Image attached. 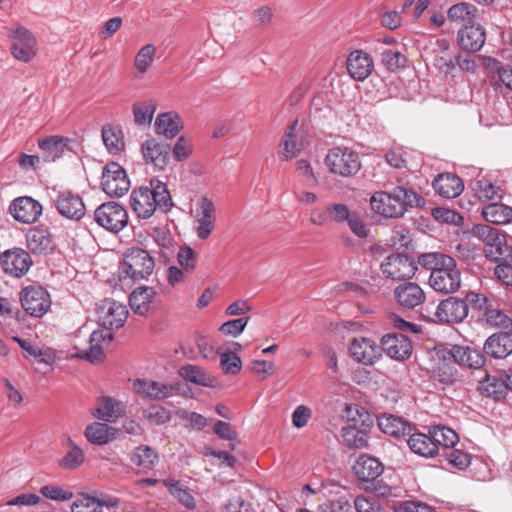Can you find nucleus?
Masks as SVG:
<instances>
[{
    "label": "nucleus",
    "instance_id": "51",
    "mask_svg": "<svg viewBox=\"0 0 512 512\" xmlns=\"http://www.w3.org/2000/svg\"><path fill=\"white\" fill-rule=\"evenodd\" d=\"M69 449L60 460V466L67 470H74L80 467L84 462V452L73 441H69Z\"/></svg>",
    "mask_w": 512,
    "mask_h": 512
},
{
    "label": "nucleus",
    "instance_id": "3",
    "mask_svg": "<svg viewBox=\"0 0 512 512\" xmlns=\"http://www.w3.org/2000/svg\"><path fill=\"white\" fill-rule=\"evenodd\" d=\"M130 206L139 219H149L156 210L167 213L173 201L167 185L158 179L150 180V187L141 186L130 195Z\"/></svg>",
    "mask_w": 512,
    "mask_h": 512
},
{
    "label": "nucleus",
    "instance_id": "48",
    "mask_svg": "<svg viewBox=\"0 0 512 512\" xmlns=\"http://www.w3.org/2000/svg\"><path fill=\"white\" fill-rule=\"evenodd\" d=\"M156 54L153 44L144 45L135 55L133 66L137 76L145 75L152 67Z\"/></svg>",
    "mask_w": 512,
    "mask_h": 512
},
{
    "label": "nucleus",
    "instance_id": "59",
    "mask_svg": "<svg viewBox=\"0 0 512 512\" xmlns=\"http://www.w3.org/2000/svg\"><path fill=\"white\" fill-rule=\"evenodd\" d=\"M325 212L329 215L330 220L336 223L345 222L352 213L349 207L342 203H333L327 205Z\"/></svg>",
    "mask_w": 512,
    "mask_h": 512
},
{
    "label": "nucleus",
    "instance_id": "61",
    "mask_svg": "<svg viewBox=\"0 0 512 512\" xmlns=\"http://www.w3.org/2000/svg\"><path fill=\"white\" fill-rule=\"evenodd\" d=\"M220 364L226 373L237 374L242 368V361L235 353H223L220 357Z\"/></svg>",
    "mask_w": 512,
    "mask_h": 512
},
{
    "label": "nucleus",
    "instance_id": "47",
    "mask_svg": "<svg viewBox=\"0 0 512 512\" xmlns=\"http://www.w3.org/2000/svg\"><path fill=\"white\" fill-rule=\"evenodd\" d=\"M113 431V428L107 424L95 422L86 427L85 437L92 444L104 445L113 437Z\"/></svg>",
    "mask_w": 512,
    "mask_h": 512
},
{
    "label": "nucleus",
    "instance_id": "11",
    "mask_svg": "<svg viewBox=\"0 0 512 512\" xmlns=\"http://www.w3.org/2000/svg\"><path fill=\"white\" fill-rule=\"evenodd\" d=\"M24 311L31 317H42L51 306L50 294L42 286H27L20 293Z\"/></svg>",
    "mask_w": 512,
    "mask_h": 512
},
{
    "label": "nucleus",
    "instance_id": "16",
    "mask_svg": "<svg viewBox=\"0 0 512 512\" xmlns=\"http://www.w3.org/2000/svg\"><path fill=\"white\" fill-rule=\"evenodd\" d=\"M134 390L137 394L150 400H164L180 390V384L164 383L150 379H136L133 382Z\"/></svg>",
    "mask_w": 512,
    "mask_h": 512
},
{
    "label": "nucleus",
    "instance_id": "4",
    "mask_svg": "<svg viewBox=\"0 0 512 512\" xmlns=\"http://www.w3.org/2000/svg\"><path fill=\"white\" fill-rule=\"evenodd\" d=\"M324 163L330 173L343 178L355 176L362 166L359 153L347 146L330 148Z\"/></svg>",
    "mask_w": 512,
    "mask_h": 512
},
{
    "label": "nucleus",
    "instance_id": "54",
    "mask_svg": "<svg viewBox=\"0 0 512 512\" xmlns=\"http://www.w3.org/2000/svg\"><path fill=\"white\" fill-rule=\"evenodd\" d=\"M486 66L491 71L498 74L500 81L509 89L512 90V67L510 65H503L495 58H487Z\"/></svg>",
    "mask_w": 512,
    "mask_h": 512
},
{
    "label": "nucleus",
    "instance_id": "31",
    "mask_svg": "<svg viewBox=\"0 0 512 512\" xmlns=\"http://www.w3.org/2000/svg\"><path fill=\"white\" fill-rule=\"evenodd\" d=\"M69 138L62 136H49L38 141L45 162H54L61 158L68 148Z\"/></svg>",
    "mask_w": 512,
    "mask_h": 512
},
{
    "label": "nucleus",
    "instance_id": "15",
    "mask_svg": "<svg viewBox=\"0 0 512 512\" xmlns=\"http://www.w3.org/2000/svg\"><path fill=\"white\" fill-rule=\"evenodd\" d=\"M468 303V295L465 299L448 297L438 304L435 316L442 323H460L468 316Z\"/></svg>",
    "mask_w": 512,
    "mask_h": 512
},
{
    "label": "nucleus",
    "instance_id": "36",
    "mask_svg": "<svg viewBox=\"0 0 512 512\" xmlns=\"http://www.w3.org/2000/svg\"><path fill=\"white\" fill-rule=\"evenodd\" d=\"M183 127L180 116L175 112H165L157 116L155 120V130L159 135L166 138L175 137Z\"/></svg>",
    "mask_w": 512,
    "mask_h": 512
},
{
    "label": "nucleus",
    "instance_id": "23",
    "mask_svg": "<svg viewBox=\"0 0 512 512\" xmlns=\"http://www.w3.org/2000/svg\"><path fill=\"white\" fill-rule=\"evenodd\" d=\"M389 357L395 360H405L412 354V343L409 338L400 333L387 334L381 339L380 347Z\"/></svg>",
    "mask_w": 512,
    "mask_h": 512
},
{
    "label": "nucleus",
    "instance_id": "30",
    "mask_svg": "<svg viewBox=\"0 0 512 512\" xmlns=\"http://www.w3.org/2000/svg\"><path fill=\"white\" fill-rule=\"evenodd\" d=\"M450 355L456 363L472 369H478L485 363L484 354L470 346L454 345Z\"/></svg>",
    "mask_w": 512,
    "mask_h": 512
},
{
    "label": "nucleus",
    "instance_id": "27",
    "mask_svg": "<svg viewBox=\"0 0 512 512\" xmlns=\"http://www.w3.org/2000/svg\"><path fill=\"white\" fill-rule=\"evenodd\" d=\"M486 40V33L478 24L465 25L458 31L457 41L461 48L467 51H478Z\"/></svg>",
    "mask_w": 512,
    "mask_h": 512
},
{
    "label": "nucleus",
    "instance_id": "44",
    "mask_svg": "<svg viewBox=\"0 0 512 512\" xmlns=\"http://www.w3.org/2000/svg\"><path fill=\"white\" fill-rule=\"evenodd\" d=\"M179 375L186 381L205 387H214L216 382L205 370L192 364L182 366Z\"/></svg>",
    "mask_w": 512,
    "mask_h": 512
},
{
    "label": "nucleus",
    "instance_id": "56",
    "mask_svg": "<svg viewBox=\"0 0 512 512\" xmlns=\"http://www.w3.org/2000/svg\"><path fill=\"white\" fill-rule=\"evenodd\" d=\"M381 56L382 63L390 71H395L405 66L406 58L400 51L385 49L382 51Z\"/></svg>",
    "mask_w": 512,
    "mask_h": 512
},
{
    "label": "nucleus",
    "instance_id": "20",
    "mask_svg": "<svg viewBox=\"0 0 512 512\" xmlns=\"http://www.w3.org/2000/svg\"><path fill=\"white\" fill-rule=\"evenodd\" d=\"M59 214L69 220L79 221L85 215V205L82 198L71 191L60 192L55 201Z\"/></svg>",
    "mask_w": 512,
    "mask_h": 512
},
{
    "label": "nucleus",
    "instance_id": "57",
    "mask_svg": "<svg viewBox=\"0 0 512 512\" xmlns=\"http://www.w3.org/2000/svg\"><path fill=\"white\" fill-rule=\"evenodd\" d=\"M249 320L250 317H241L226 321L220 326L219 331L224 335L237 337L244 331Z\"/></svg>",
    "mask_w": 512,
    "mask_h": 512
},
{
    "label": "nucleus",
    "instance_id": "34",
    "mask_svg": "<svg viewBox=\"0 0 512 512\" xmlns=\"http://www.w3.org/2000/svg\"><path fill=\"white\" fill-rule=\"evenodd\" d=\"M435 191L445 198H455L459 196L464 185L462 180L454 174H440L433 181Z\"/></svg>",
    "mask_w": 512,
    "mask_h": 512
},
{
    "label": "nucleus",
    "instance_id": "9",
    "mask_svg": "<svg viewBox=\"0 0 512 512\" xmlns=\"http://www.w3.org/2000/svg\"><path fill=\"white\" fill-rule=\"evenodd\" d=\"M416 262L406 254L393 253L384 258L380 265L382 274L393 281L411 279L417 271Z\"/></svg>",
    "mask_w": 512,
    "mask_h": 512
},
{
    "label": "nucleus",
    "instance_id": "24",
    "mask_svg": "<svg viewBox=\"0 0 512 512\" xmlns=\"http://www.w3.org/2000/svg\"><path fill=\"white\" fill-rule=\"evenodd\" d=\"M394 299L398 305L412 309L425 301L423 289L415 282H405L398 285L393 291Z\"/></svg>",
    "mask_w": 512,
    "mask_h": 512
},
{
    "label": "nucleus",
    "instance_id": "1",
    "mask_svg": "<svg viewBox=\"0 0 512 512\" xmlns=\"http://www.w3.org/2000/svg\"><path fill=\"white\" fill-rule=\"evenodd\" d=\"M418 263L431 271L429 285L436 292L450 294L460 288L461 274L451 256L439 252L424 253L418 257Z\"/></svg>",
    "mask_w": 512,
    "mask_h": 512
},
{
    "label": "nucleus",
    "instance_id": "10",
    "mask_svg": "<svg viewBox=\"0 0 512 512\" xmlns=\"http://www.w3.org/2000/svg\"><path fill=\"white\" fill-rule=\"evenodd\" d=\"M101 187L110 197H121L130 188V180L125 169L117 162H109L102 171Z\"/></svg>",
    "mask_w": 512,
    "mask_h": 512
},
{
    "label": "nucleus",
    "instance_id": "18",
    "mask_svg": "<svg viewBox=\"0 0 512 512\" xmlns=\"http://www.w3.org/2000/svg\"><path fill=\"white\" fill-rule=\"evenodd\" d=\"M470 304L475 305L479 310H483V320L486 324L495 328L508 329L512 327V319L503 311L493 308L490 301L483 295L471 292L468 294Z\"/></svg>",
    "mask_w": 512,
    "mask_h": 512
},
{
    "label": "nucleus",
    "instance_id": "37",
    "mask_svg": "<svg viewBox=\"0 0 512 512\" xmlns=\"http://www.w3.org/2000/svg\"><path fill=\"white\" fill-rule=\"evenodd\" d=\"M478 390L485 396L500 399L506 395V385L502 377V370L495 374H486L485 378L479 382Z\"/></svg>",
    "mask_w": 512,
    "mask_h": 512
},
{
    "label": "nucleus",
    "instance_id": "13",
    "mask_svg": "<svg viewBox=\"0 0 512 512\" xmlns=\"http://www.w3.org/2000/svg\"><path fill=\"white\" fill-rule=\"evenodd\" d=\"M215 205L211 199L201 196L194 214V229L199 239H207L215 228Z\"/></svg>",
    "mask_w": 512,
    "mask_h": 512
},
{
    "label": "nucleus",
    "instance_id": "22",
    "mask_svg": "<svg viewBox=\"0 0 512 512\" xmlns=\"http://www.w3.org/2000/svg\"><path fill=\"white\" fill-rule=\"evenodd\" d=\"M350 356L358 363L372 365L381 355V348L371 339L353 338L349 345Z\"/></svg>",
    "mask_w": 512,
    "mask_h": 512
},
{
    "label": "nucleus",
    "instance_id": "50",
    "mask_svg": "<svg viewBox=\"0 0 512 512\" xmlns=\"http://www.w3.org/2000/svg\"><path fill=\"white\" fill-rule=\"evenodd\" d=\"M437 446H442L445 449L454 447L458 441V434L451 428L445 426H435L429 432Z\"/></svg>",
    "mask_w": 512,
    "mask_h": 512
},
{
    "label": "nucleus",
    "instance_id": "12",
    "mask_svg": "<svg viewBox=\"0 0 512 512\" xmlns=\"http://www.w3.org/2000/svg\"><path fill=\"white\" fill-rule=\"evenodd\" d=\"M99 324L106 331L121 328L128 316V309L112 299H105L97 308Z\"/></svg>",
    "mask_w": 512,
    "mask_h": 512
},
{
    "label": "nucleus",
    "instance_id": "25",
    "mask_svg": "<svg viewBox=\"0 0 512 512\" xmlns=\"http://www.w3.org/2000/svg\"><path fill=\"white\" fill-rule=\"evenodd\" d=\"M373 68L372 57L362 50L352 51L347 58V71L354 80H365Z\"/></svg>",
    "mask_w": 512,
    "mask_h": 512
},
{
    "label": "nucleus",
    "instance_id": "5",
    "mask_svg": "<svg viewBox=\"0 0 512 512\" xmlns=\"http://www.w3.org/2000/svg\"><path fill=\"white\" fill-rule=\"evenodd\" d=\"M155 260L151 254L140 247L127 248L123 254L121 275L134 281L146 279L153 273Z\"/></svg>",
    "mask_w": 512,
    "mask_h": 512
},
{
    "label": "nucleus",
    "instance_id": "38",
    "mask_svg": "<svg viewBox=\"0 0 512 512\" xmlns=\"http://www.w3.org/2000/svg\"><path fill=\"white\" fill-rule=\"evenodd\" d=\"M26 242L34 254H48L53 250L52 239L44 230L31 229L26 235Z\"/></svg>",
    "mask_w": 512,
    "mask_h": 512
},
{
    "label": "nucleus",
    "instance_id": "43",
    "mask_svg": "<svg viewBox=\"0 0 512 512\" xmlns=\"http://www.w3.org/2000/svg\"><path fill=\"white\" fill-rule=\"evenodd\" d=\"M477 9L474 5L466 2L451 6L448 10V19L451 22L462 25H471L476 17Z\"/></svg>",
    "mask_w": 512,
    "mask_h": 512
},
{
    "label": "nucleus",
    "instance_id": "42",
    "mask_svg": "<svg viewBox=\"0 0 512 512\" xmlns=\"http://www.w3.org/2000/svg\"><path fill=\"white\" fill-rule=\"evenodd\" d=\"M130 462L142 471L154 468L158 461L157 452L149 446L136 447L129 456Z\"/></svg>",
    "mask_w": 512,
    "mask_h": 512
},
{
    "label": "nucleus",
    "instance_id": "26",
    "mask_svg": "<svg viewBox=\"0 0 512 512\" xmlns=\"http://www.w3.org/2000/svg\"><path fill=\"white\" fill-rule=\"evenodd\" d=\"M485 353L494 359H505L512 354V334L496 332L490 335L484 345Z\"/></svg>",
    "mask_w": 512,
    "mask_h": 512
},
{
    "label": "nucleus",
    "instance_id": "45",
    "mask_svg": "<svg viewBox=\"0 0 512 512\" xmlns=\"http://www.w3.org/2000/svg\"><path fill=\"white\" fill-rule=\"evenodd\" d=\"M482 216L493 224H507L512 220V208L504 204L491 203L483 208Z\"/></svg>",
    "mask_w": 512,
    "mask_h": 512
},
{
    "label": "nucleus",
    "instance_id": "60",
    "mask_svg": "<svg viewBox=\"0 0 512 512\" xmlns=\"http://www.w3.org/2000/svg\"><path fill=\"white\" fill-rule=\"evenodd\" d=\"M445 457L451 465L459 470L466 469L471 463V456L459 449L447 451Z\"/></svg>",
    "mask_w": 512,
    "mask_h": 512
},
{
    "label": "nucleus",
    "instance_id": "40",
    "mask_svg": "<svg viewBox=\"0 0 512 512\" xmlns=\"http://www.w3.org/2000/svg\"><path fill=\"white\" fill-rule=\"evenodd\" d=\"M103 143L111 155H117L125 149L123 131L112 125H105L102 128Z\"/></svg>",
    "mask_w": 512,
    "mask_h": 512
},
{
    "label": "nucleus",
    "instance_id": "41",
    "mask_svg": "<svg viewBox=\"0 0 512 512\" xmlns=\"http://www.w3.org/2000/svg\"><path fill=\"white\" fill-rule=\"evenodd\" d=\"M378 426L383 433L396 438L409 434L411 431V427L406 421L394 415L381 416L378 419Z\"/></svg>",
    "mask_w": 512,
    "mask_h": 512
},
{
    "label": "nucleus",
    "instance_id": "39",
    "mask_svg": "<svg viewBox=\"0 0 512 512\" xmlns=\"http://www.w3.org/2000/svg\"><path fill=\"white\" fill-rule=\"evenodd\" d=\"M297 125L298 121L296 120L289 126L288 131L283 137L279 152V156L282 160L293 159L301 150L302 143L298 141V135L296 132Z\"/></svg>",
    "mask_w": 512,
    "mask_h": 512
},
{
    "label": "nucleus",
    "instance_id": "29",
    "mask_svg": "<svg viewBox=\"0 0 512 512\" xmlns=\"http://www.w3.org/2000/svg\"><path fill=\"white\" fill-rule=\"evenodd\" d=\"M125 414V405L112 397L102 396L97 399L93 415L105 422H113Z\"/></svg>",
    "mask_w": 512,
    "mask_h": 512
},
{
    "label": "nucleus",
    "instance_id": "63",
    "mask_svg": "<svg viewBox=\"0 0 512 512\" xmlns=\"http://www.w3.org/2000/svg\"><path fill=\"white\" fill-rule=\"evenodd\" d=\"M354 508L356 512H383L380 504L374 497H356L354 500Z\"/></svg>",
    "mask_w": 512,
    "mask_h": 512
},
{
    "label": "nucleus",
    "instance_id": "14",
    "mask_svg": "<svg viewBox=\"0 0 512 512\" xmlns=\"http://www.w3.org/2000/svg\"><path fill=\"white\" fill-rule=\"evenodd\" d=\"M32 263L30 254L21 248L6 250L0 256V264L4 273L15 278L24 276Z\"/></svg>",
    "mask_w": 512,
    "mask_h": 512
},
{
    "label": "nucleus",
    "instance_id": "55",
    "mask_svg": "<svg viewBox=\"0 0 512 512\" xmlns=\"http://www.w3.org/2000/svg\"><path fill=\"white\" fill-rule=\"evenodd\" d=\"M273 19V10L268 5L260 6L251 13V20L256 28H265L270 25Z\"/></svg>",
    "mask_w": 512,
    "mask_h": 512
},
{
    "label": "nucleus",
    "instance_id": "46",
    "mask_svg": "<svg viewBox=\"0 0 512 512\" xmlns=\"http://www.w3.org/2000/svg\"><path fill=\"white\" fill-rule=\"evenodd\" d=\"M163 484L168 489L169 493L187 509H194L196 507L195 499L190 490L179 481L167 479L163 481Z\"/></svg>",
    "mask_w": 512,
    "mask_h": 512
},
{
    "label": "nucleus",
    "instance_id": "21",
    "mask_svg": "<svg viewBox=\"0 0 512 512\" xmlns=\"http://www.w3.org/2000/svg\"><path fill=\"white\" fill-rule=\"evenodd\" d=\"M111 331L95 330L89 337V348L79 353V357L91 363L99 362L104 359L105 350L110 346L113 340Z\"/></svg>",
    "mask_w": 512,
    "mask_h": 512
},
{
    "label": "nucleus",
    "instance_id": "17",
    "mask_svg": "<svg viewBox=\"0 0 512 512\" xmlns=\"http://www.w3.org/2000/svg\"><path fill=\"white\" fill-rule=\"evenodd\" d=\"M8 210L17 222L33 224L41 216L43 207L40 202L30 196H20L10 203Z\"/></svg>",
    "mask_w": 512,
    "mask_h": 512
},
{
    "label": "nucleus",
    "instance_id": "52",
    "mask_svg": "<svg viewBox=\"0 0 512 512\" xmlns=\"http://www.w3.org/2000/svg\"><path fill=\"white\" fill-rule=\"evenodd\" d=\"M472 189L480 200H496L501 198L500 188L486 179L477 180Z\"/></svg>",
    "mask_w": 512,
    "mask_h": 512
},
{
    "label": "nucleus",
    "instance_id": "28",
    "mask_svg": "<svg viewBox=\"0 0 512 512\" xmlns=\"http://www.w3.org/2000/svg\"><path fill=\"white\" fill-rule=\"evenodd\" d=\"M355 476L363 482H370L383 473V465L376 458L360 455L352 467Z\"/></svg>",
    "mask_w": 512,
    "mask_h": 512
},
{
    "label": "nucleus",
    "instance_id": "8",
    "mask_svg": "<svg viewBox=\"0 0 512 512\" xmlns=\"http://www.w3.org/2000/svg\"><path fill=\"white\" fill-rule=\"evenodd\" d=\"M94 220L107 231L118 233L127 226L128 213L122 205L110 201L101 204L94 211Z\"/></svg>",
    "mask_w": 512,
    "mask_h": 512
},
{
    "label": "nucleus",
    "instance_id": "32",
    "mask_svg": "<svg viewBox=\"0 0 512 512\" xmlns=\"http://www.w3.org/2000/svg\"><path fill=\"white\" fill-rule=\"evenodd\" d=\"M343 443L351 449H362L368 445V435L365 429L357 426L354 418L349 419L341 429Z\"/></svg>",
    "mask_w": 512,
    "mask_h": 512
},
{
    "label": "nucleus",
    "instance_id": "7",
    "mask_svg": "<svg viewBox=\"0 0 512 512\" xmlns=\"http://www.w3.org/2000/svg\"><path fill=\"white\" fill-rule=\"evenodd\" d=\"M7 35L12 40V56L24 63L30 62L37 54V40L30 30L22 25L7 28Z\"/></svg>",
    "mask_w": 512,
    "mask_h": 512
},
{
    "label": "nucleus",
    "instance_id": "58",
    "mask_svg": "<svg viewBox=\"0 0 512 512\" xmlns=\"http://www.w3.org/2000/svg\"><path fill=\"white\" fill-rule=\"evenodd\" d=\"M146 417L151 424L163 425L171 420V412L162 406L152 405L147 409Z\"/></svg>",
    "mask_w": 512,
    "mask_h": 512
},
{
    "label": "nucleus",
    "instance_id": "2",
    "mask_svg": "<svg viewBox=\"0 0 512 512\" xmlns=\"http://www.w3.org/2000/svg\"><path fill=\"white\" fill-rule=\"evenodd\" d=\"M424 204V199L417 192L405 186H396L391 192L377 191L370 198L371 209L386 218L402 217L408 208Z\"/></svg>",
    "mask_w": 512,
    "mask_h": 512
},
{
    "label": "nucleus",
    "instance_id": "35",
    "mask_svg": "<svg viewBox=\"0 0 512 512\" xmlns=\"http://www.w3.org/2000/svg\"><path fill=\"white\" fill-rule=\"evenodd\" d=\"M410 450L419 456L430 458L438 453L437 443L431 434L414 433L408 439Z\"/></svg>",
    "mask_w": 512,
    "mask_h": 512
},
{
    "label": "nucleus",
    "instance_id": "49",
    "mask_svg": "<svg viewBox=\"0 0 512 512\" xmlns=\"http://www.w3.org/2000/svg\"><path fill=\"white\" fill-rule=\"evenodd\" d=\"M156 107V102L152 99L134 103L132 112L135 124L138 126L149 125L153 119Z\"/></svg>",
    "mask_w": 512,
    "mask_h": 512
},
{
    "label": "nucleus",
    "instance_id": "6",
    "mask_svg": "<svg viewBox=\"0 0 512 512\" xmlns=\"http://www.w3.org/2000/svg\"><path fill=\"white\" fill-rule=\"evenodd\" d=\"M472 234L485 242L484 252L490 260L506 261L511 256V248L506 242L505 235L498 229L486 224H478L473 227Z\"/></svg>",
    "mask_w": 512,
    "mask_h": 512
},
{
    "label": "nucleus",
    "instance_id": "53",
    "mask_svg": "<svg viewBox=\"0 0 512 512\" xmlns=\"http://www.w3.org/2000/svg\"><path fill=\"white\" fill-rule=\"evenodd\" d=\"M177 262L187 274H191L197 267V254L189 246H182L177 252Z\"/></svg>",
    "mask_w": 512,
    "mask_h": 512
},
{
    "label": "nucleus",
    "instance_id": "64",
    "mask_svg": "<svg viewBox=\"0 0 512 512\" xmlns=\"http://www.w3.org/2000/svg\"><path fill=\"white\" fill-rule=\"evenodd\" d=\"M320 512H352L350 502L344 497L334 501L326 502L319 506Z\"/></svg>",
    "mask_w": 512,
    "mask_h": 512
},
{
    "label": "nucleus",
    "instance_id": "19",
    "mask_svg": "<svg viewBox=\"0 0 512 512\" xmlns=\"http://www.w3.org/2000/svg\"><path fill=\"white\" fill-rule=\"evenodd\" d=\"M170 145L159 142L154 138L147 139L141 145V153L146 164L153 165L157 169H164L170 159Z\"/></svg>",
    "mask_w": 512,
    "mask_h": 512
},
{
    "label": "nucleus",
    "instance_id": "62",
    "mask_svg": "<svg viewBox=\"0 0 512 512\" xmlns=\"http://www.w3.org/2000/svg\"><path fill=\"white\" fill-rule=\"evenodd\" d=\"M71 512H102L94 497L82 496L71 506Z\"/></svg>",
    "mask_w": 512,
    "mask_h": 512
},
{
    "label": "nucleus",
    "instance_id": "33",
    "mask_svg": "<svg viewBox=\"0 0 512 512\" xmlns=\"http://www.w3.org/2000/svg\"><path fill=\"white\" fill-rule=\"evenodd\" d=\"M156 292L152 287L141 286L130 295L129 305L135 314L146 316L150 310Z\"/></svg>",
    "mask_w": 512,
    "mask_h": 512
}]
</instances>
